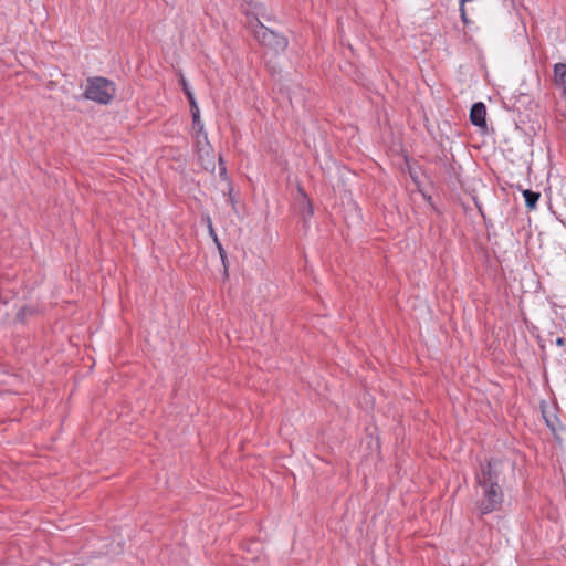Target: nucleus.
Returning <instances> with one entry per match:
<instances>
[{
  "label": "nucleus",
  "instance_id": "f257e3e1",
  "mask_svg": "<svg viewBox=\"0 0 566 566\" xmlns=\"http://www.w3.org/2000/svg\"><path fill=\"white\" fill-rule=\"evenodd\" d=\"M501 473L502 462L500 460H490L482 464L475 474L481 495L478 506L483 515L497 510L503 502L504 494L499 484Z\"/></svg>",
  "mask_w": 566,
  "mask_h": 566
},
{
  "label": "nucleus",
  "instance_id": "f03ea898",
  "mask_svg": "<svg viewBox=\"0 0 566 566\" xmlns=\"http://www.w3.org/2000/svg\"><path fill=\"white\" fill-rule=\"evenodd\" d=\"M115 93V84L112 81L96 76L87 78L84 97L98 104L106 105L114 98Z\"/></svg>",
  "mask_w": 566,
  "mask_h": 566
},
{
  "label": "nucleus",
  "instance_id": "7ed1b4c3",
  "mask_svg": "<svg viewBox=\"0 0 566 566\" xmlns=\"http://www.w3.org/2000/svg\"><path fill=\"white\" fill-rule=\"evenodd\" d=\"M255 39L264 46L272 49L275 52H282L287 46V39L279 34L258 21V27L254 30Z\"/></svg>",
  "mask_w": 566,
  "mask_h": 566
},
{
  "label": "nucleus",
  "instance_id": "20e7f679",
  "mask_svg": "<svg viewBox=\"0 0 566 566\" xmlns=\"http://www.w3.org/2000/svg\"><path fill=\"white\" fill-rule=\"evenodd\" d=\"M470 120L476 127H486V107L482 102H478L472 105L470 111Z\"/></svg>",
  "mask_w": 566,
  "mask_h": 566
},
{
  "label": "nucleus",
  "instance_id": "39448f33",
  "mask_svg": "<svg viewBox=\"0 0 566 566\" xmlns=\"http://www.w3.org/2000/svg\"><path fill=\"white\" fill-rule=\"evenodd\" d=\"M554 81L562 88V95L566 98V63H556L554 65Z\"/></svg>",
  "mask_w": 566,
  "mask_h": 566
},
{
  "label": "nucleus",
  "instance_id": "423d86ee",
  "mask_svg": "<svg viewBox=\"0 0 566 566\" xmlns=\"http://www.w3.org/2000/svg\"><path fill=\"white\" fill-rule=\"evenodd\" d=\"M298 209L304 219L312 217L313 207L304 190L298 187Z\"/></svg>",
  "mask_w": 566,
  "mask_h": 566
},
{
  "label": "nucleus",
  "instance_id": "0eeeda50",
  "mask_svg": "<svg viewBox=\"0 0 566 566\" xmlns=\"http://www.w3.org/2000/svg\"><path fill=\"white\" fill-rule=\"evenodd\" d=\"M190 112L192 116L193 126L198 128L199 132L203 130V124L200 119V111L196 101L189 102Z\"/></svg>",
  "mask_w": 566,
  "mask_h": 566
},
{
  "label": "nucleus",
  "instance_id": "6e6552de",
  "mask_svg": "<svg viewBox=\"0 0 566 566\" xmlns=\"http://www.w3.org/2000/svg\"><path fill=\"white\" fill-rule=\"evenodd\" d=\"M523 197L525 199L526 207L528 209H534L537 205L541 195L538 192L526 189L523 191Z\"/></svg>",
  "mask_w": 566,
  "mask_h": 566
},
{
  "label": "nucleus",
  "instance_id": "1a4fd4ad",
  "mask_svg": "<svg viewBox=\"0 0 566 566\" xmlns=\"http://www.w3.org/2000/svg\"><path fill=\"white\" fill-rule=\"evenodd\" d=\"M180 84L182 86V91H184L185 95L187 96L188 101L189 102L196 101L195 95H193L188 82L186 81V78L182 75L180 76Z\"/></svg>",
  "mask_w": 566,
  "mask_h": 566
},
{
  "label": "nucleus",
  "instance_id": "9d476101",
  "mask_svg": "<svg viewBox=\"0 0 566 566\" xmlns=\"http://www.w3.org/2000/svg\"><path fill=\"white\" fill-rule=\"evenodd\" d=\"M209 232H210V235L212 237L213 241H214L216 243H218V241H219V240H218V237H217V234H216V232H214V230H213V228H212L211 222L209 223Z\"/></svg>",
  "mask_w": 566,
  "mask_h": 566
},
{
  "label": "nucleus",
  "instance_id": "9b49d317",
  "mask_svg": "<svg viewBox=\"0 0 566 566\" xmlns=\"http://www.w3.org/2000/svg\"><path fill=\"white\" fill-rule=\"evenodd\" d=\"M203 166L206 169H214L213 158H211L208 163H205Z\"/></svg>",
  "mask_w": 566,
  "mask_h": 566
},
{
  "label": "nucleus",
  "instance_id": "f8f14e48",
  "mask_svg": "<svg viewBox=\"0 0 566 566\" xmlns=\"http://www.w3.org/2000/svg\"><path fill=\"white\" fill-rule=\"evenodd\" d=\"M219 165H220V175L226 176V167L223 166L222 158H219Z\"/></svg>",
  "mask_w": 566,
  "mask_h": 566
},
{
  "label": "nucleus",
  "instance_id": "ddd939ff",
  "mask_svg": "<svg viewBox=\"0 0 566 566\" xmlns=\"http://www.w3.org/2000/svg\"><path fill=\"white\" fill-rule=\"evenodd\" d=\"M216 244H217V247H218V250H219V252H220L221 258L223 259V252H224V251H223V248H222L221 243L218 241V243H216Z\"/></svg>",
  "mask_w": 566,
  "mask_h": 566
},
{
  "label": "nucleus",
  "instance_id": "4468645a",
  "mask_svg": "<svg viewBox=\"0 0 566 566\" xmlns=\"http://www.w3.org/2000/svg\"><path fill=\"white\" fill-rule=\"evenodd\" d=\"M564 343H565V339H564L563 337H558V338L556 339V344H557L558 346H563V345H564Z\"/></svg>",
  "mask_w": 566,
  "mask_h": 566
}]
</instances>
